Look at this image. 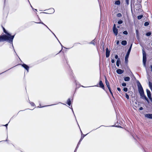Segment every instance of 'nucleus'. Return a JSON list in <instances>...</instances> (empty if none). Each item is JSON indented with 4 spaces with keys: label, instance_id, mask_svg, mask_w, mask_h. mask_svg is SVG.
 Instances as JSON below:
<instances>
[{
    "label": "nucleus",
    "instance_id": "nucleus-1",
    "mask_svg": "<svg viewBox=\"0 0 152 152\" xmlns=\"http://www.w3.org/2000/svg\"><path fill=\"white\" fill-rule=\"evenodd\" d=\"M3 28L4 32L7 35L3 34L0 36V42L7 41L12 44V47L14 49L12 42L15 35L13 36H11L10 34L7 32L4 28L3 27ZM14 50L15 52V50Z\"/></svg>",
    "mask_w": 152,
    "mask_h": 152
},
{
    "label": "nucleus",
    "instance_id": "nucleus-2",
    "mask_svg": "<svg viewBox=\"0 0 152 152\" xmlns=\"http://www.w3.org/2000/svg\"><path fill=\"white\" fill-rule=\"evenodd\" d=\"M132 44L130 46V47L129 48L126 54V55L125 57V62L126 63H127L128 62V58L129 57L130 53V52L132 46Z\"/></svg>",
    "mask_w": 152,
    "mask_h": 152
},
{
    "label": "nucleus",
    "instance_id": "nucleus-3",
    "mask_svg": "<svg viewBox=\"0 0 152 152\" xmlns=\"http://www.w3.org/2000/svg\"><path fill=\"white\" fill-rule=\"evenodd\" d=\"M137 86L138 91L140 93L144 92L143 88L139 81L137 82Z\"/></svg>",
    "mask_w": 152,
    "mask_h": 152
},
{
    "label": "nucleus",
    "instance_id": "nucleus-4",
    "mask_svg": "<svg viewBox=\"0 0 152 152\" xmlns=\"http://www.w3.org/2000/svg\"><path fill=\"white\" fill-rule=\"evenodd\" d=\"M142 54H143V62L144 65H145V63L146 61V54L144 50H142Z\"/></svg>",
    "mask_w": 152,
    "mask_h": 152
},
{
    "label": "nucleus",
    "instance_id": "nucleus-5",
    "mask_svg": "<svg viewBox=\"0 0 152 152\" xmlns=\"http://www.w3.org/2000/svg\"><path fill=\"white\" fill-rule=\"evenodd\" d=\"M140 96H141V98H144L147 101H148V98L146 97L145 96V95L144 92H141L140 93Z\"/></svg>",
    "mask_w": 152,
    "mask_h": 152
},
{
    "label": "nucleus",
    "instance_id": "nucleus-6",
    "mask_svg": "<svg viewBox=\"0 0 152 152\" xmlns=\"http://www.w3.org/2000/svg\"><path fill=\"white\" fill-rule=\"evenodd\" d=\"M22 65L23 67L25 69H26L27 70V72H28V70L29 69V67H28V66L27 65L25 64H22Z\"/></svg>",
    "mask_w": 152,
    "mask_h": 152
},
{
    "label": "nucleus",
    "instance_id": "nucleus-7",
    "mask_svg": "<svg viewBox=\"0 0 152 152\" xmlns=\"http://www.w3.org/2000/svg\"><path fill=\"white\" fill-rule=\"evenodd\" d=\"M145 117L148 118L152 119V114H146Z\"/></svg>",
    "mask_w": 152,
    "mask_h": 152
},
{
    "label": "nucleus",
    "instance_id": "nucleus-8",
    "mask_svg": "<svg viewBox=\"0 0 152 152\" xmlns=\"http://www.w3.org/2000/svg\"><path fill=\"white\" fill-rule=\"evenodd\" d=\"M146 92L147 94V96L148 97L151 99V94L150 91L148 89H146Z\"/></svg>",
    "mask_w": 152,
    "mask_h": 152
},
{
    "label": "nucleus",
    "instance_id": "nucleus-9",
    "mask_svg": "<svg viewBox=\"0 0 152 152\" xmlns=\"http://www.w3.org/2000/svg\"><path fill=\"white\" fill-rule=\"evenodd\" d=\"M110 51L108 50V49L107 48L106 49V56L107 58H108L110 56Z\"/></svg>",
    "mask_w": 152,
    "mask_h": 152
},
{
    "label": "nucleus",
    "instance_id": "nucleus-10",
    "mask_svg": "<svg viewBox=\"0 0 152 152\" xmlns=\"http://www.w3.org/2000/svg\"><path fill=\"white\" fill-rule=\"evenodd\" d=\"M116 72L118 74H121L124 72V70L120 69H118L116 70Z\"/></svg>",
    "mask_w": 152,
    "mask_h": 152
},
{
    "label": "nucleus",
    "instance_id": "nucleus-11",
    "mask_svg": "<svg viewBox=\"0 0 152 152\" xmlns=\"http://www.w3.org/2000/svg\"><path fill=\"white\" fill-rule=\"evenodd\" d=\"M113 32L115 35H117L118 34V29L116 28H113Z\"/></svg>",
    "mask_w": 152,
    "mask_h": 152
},
{
    "label": "nucleus",
    "instance_id": "nucleus-12",
    "mask_svg": "<svg viewBox=\"0 0 152 152\" xmlns=\"http://www.w3.org/2000/svg\"><path fill=\"white\" fill-rule=\"evenodd\" d=\"M99 87L102 88H104V84H103L102 81L101 80L99 82Z\"/></svg>",
    "mask_w": 152,
    "mask_h": 152
},
{
    "label": "nucleus",
    "instance_id": "nucleus-13",
    "mask_svg": "<svg viewBox=\"0 0 152 152\" xmlns=\"http://www.w3.org/2000/svg\"><path fill=\"white\" fill-rule=\"evenodd\" d=\"M124 80L125 81H129L130 80V78L129 77H125Z\"/></svg>",
    "mask_w": 152,
    "mask_h": 152
},
{
    "label": "nucleus",
    "instance_id": "nucleus-14",
    "mask_svg": "<svg viewBox=\"0 0 152 152\" xmlns=\"http://www.w3.org/2000/svg\"><path fill=\"white\" fill-rule=\"evenodd\" d=\"M121 62L120 59L118 58L116 61V64L117 66H119V64Z\"/></svg>",
    "mask_w": 152,
    "mask_h": 152
},
{
    "label": "nucleus",
    "instance_id": "nucleus-15",
    "mask_svg": "<svg viewBox=\"0 0 152 152\" xmlns=\"http://www.w3.org/2000/svg\"><path fill=\"white\" fill-rule=\"evenodd\" d=\"M121 44L123 45H125L127 44V42L126 40H123L121 42Z\"/></svg>",
    "mask_w": 152,
    "mask_h": 152
},
{
    "label": "nucleus",
    "instance_id": "nucleus-16",
    "mask_svg": "<svg viewBox=\"0 0 152 152\" xmlns=\"http://www.w3.org/2000/svg\"><path fill=\"white\" fill-rule=\"evenodd\" d=\"M71 101L70 99H68L67 101V104L69 106L71 104Z\"/></svg>",
    "mask_w": 152,
    "mask_h": 152
},
{
    "label": "nucleus",
    "instance_id": "nucleus-17",
    "mask_svg": "<svg viewBox=\"0 0 152 152\" xmlns=\"http://www.w3.org/2000/svg\"><path fill=\"white\" fill-rule=\"evenodd\" d=\"M149 87L152 91V83L150 82H149Z\"/></svg>",
    "mask_w": 152,
    "mask_h": 152
},
{
    "label": "nucleus",
    "instance_id": "nucleus-18",
    "mask_svg": "<svg viewBox=\"0 0 152 152\" xmlns=\"http://www.w3.org/2000/svg\"><path fill=\"white\" fill-rule=\"evenodd\" d=\"M105 83L107 86L110 85L109 82L107 80L106 77H105Z\"/></svg>",
    "mask_w": 152,
    "mask_h": 152
},
{
    "label": "nucleus",
    "instance_id": "nucleus-19",
    "mask_svg": "<svg viewBox=\"0 0 152 152\" xmlns=\"http://www.w3.org/2000/svg\"><path fill=\"white\" fill-rule=\"evenodd\" d=\"M36 23H41V24H43V25L45 26L46 27H47V28L50 31H50V30L49 29V28L46 25H45V24H44L42 22H37Z\"/></svg>",
    "mask_w": 152,
    "mask_h": 152
},
{
    "label": "nucleus",
    "instance_id": "nucleus-20",
    "mask_svg": "<svg viewBox=\"0 0 152 152\" xmlns=\"http://www.w3.org/2000/svg\"><path fill=\"white\" fill-rule=\"evenodd\" d=\"M120 4V1L119 0H117L115 1V4L116 5H119Z\"/></svg>",
    "mask_w": 152,
    "mask_h": 152
},
{
    "label": "nucleus",
    "instance_id": "nucleus-21",
    "mask_svg": "<svg viewBox=\"0 0 152 152\" xmlns=\"http://www.w3.org/2000/svg\"><path fill=\"white\" fill-rule=\"evenodd\" d=\"M143 17V15H140L138 16L137 17V18L139 20L140 19Z\"/></svg>",
    "mask_w": 152,
    "mask_h": 152
},
{
    "label": "nucleus",
    "instance_id": "nucleus-22",
    "mask_svg": "<svg viewBox=\"0 0 152 152\" xmlns=\"http://www.w3.org/2000/svg\"><path fill=\"white\" fill-rule=\"evenodd\" d=\"M117 16L118 17H120L122 16V15L120 13H118L117 14Z\"/></svg>",
    "mask_w": 152,
    "mask_h": 152
},
{
    "label": "nucleus",
    "instance_id": "nucleus-23",
    "mask_svg": "<svg viewBox=\"0 0 152 152\" xmlns=\"http://www.w3.org/2000/svg\"><path fill=\"white\" fill-rule=\"evenodd\" d=\"M123 22V21L121 20H119L118 22V24H122Z\"/></svg>",
    "mask_w": 152,
    "mask_h": 152
},
{
    "label": "nucleus",
    "instance_id": "nucleus-24",
    "mask_svg": "<svg viewBox=\"0 0 152 152\" xmlns=\"http://www.w3.org/2000/svg\"><path fill=\"white\" fill-rule=\"evenodd\" d=\"M144 26H148L149 25V23L148 22H145L144 23Z\"/></svg>",
    "mask_w": 152,
    "mask_h": 152
},
{
    "label": "nucleus",
    "instance_id": "nucleus-25",
    "mask_svg": "<svg viewBox=\"0 0 152 152\" xmlns=\"http://www.w3.org/2000/svg\"><path fill=\"white\" fill-rule=\"evenodd\" d=\"M90 44H93L94 45H95V43L94 42V40H92L90 43Z\"/></svg>",
    "mask_w": 152,
    "mask_h": 152
},
{
    "label": "nucleus",
    "instance_id": "nucleus-26",
    "mask_svg": "<svg viewBox=\"0 0 152 152\" xmlns=\"http://www.w3.org/2000/svg\"><path fill=\"white\" fill-rule=\"evenodd\" d=\"M30 104L31 106L34 107L35 106V104L33 102H30Z\"/></svg>",
    "mask_w": 152,
    "mask_h": 152
},
{
    "label": "nucleus",
    "instance_id": "nucleus-27",
    "mask_svg": "<svg viewBox=\"0 0 152 152\" xmlns=\"http://www.w3.org/2000/svg\"><path fill=\"white\" fill-rule=\"evenodd\" d=\"M151 34V33L150 32H148L146 34V36H150Z\"/></svg>",
    "mask_w": 152,
    "mask_h": 152
},
{
    "label": "nucleus",
    "instance_id": "nucleus-28",
    "mask_svg": "<svg viewBox=\"0 0 152 152\" xmlns=\"http://www.w3.org/2000/svg\"><path fill=\"white\" fill-rule=\"evenodd\" d=\"M123 33L124 34L127 35L128 34V32L126 31H124Z\"/></svg>",
    "mask_w": 152,
    "mask_h": 152
},
{
    "label": "nucleus",
    "instance_id": "nucleus-29",
    "mask_svg": "<svg viewBox=\"0 0 152 152\" xmlns=\"http://www.w3.org/2000/svg\"><path fill=\"white\" fill-rule=\"evenodd\" d=\"M124 91L125 92H127L128 91V88H124L123 89Z\"/></svg>",
    "mask_w": 152,
    "mask_h": 152
},
{
    "label": "nucleus",
    "instance_id": "nucleus-30",
    "mask_svg": "<svg viewBox=\"0 0 152 152\" xmlns=\"http://www.w3.org/2000/svg\"><path fill=\"white\" fill-rule=\"evenodd\" d=\"M81 141H80V140L79 141V142H78V144H77V147L76 148L75 150H76V149L78 147L79 145H80V142Z\"/></svg>",
    "mask_w": 152,
    "mask_h": 152
},
{
    "label": "nucleus",
    "instance_id": "nucleus-31",
    "mask_svg": "<svg viewBox=\"0 0 152 152\" xmlns=\"http://www.w3.org/2000/svg\"><path fill=\"white\" fill-rule=\"evenodd\" d=\"M126 97L128 99H129V95L127 94H126Z\"/></svg>",
    "mask_w": 152,
    "mask_h": 152
},
{
    "label": "nucleus",
    "instance_id": "nucleus-32",
    "mask_svg": "<svg viewBox=\"0 0 152 152\" xmlns=\"http://www.w3.org/2000/svg\"><path fill=\"white\" fill-rule=\"evenodd\" d=\"M86 135H83V137H82H82H81V138H80V141H81L83 139V137H84L85 136H86Z\"/></svg>",
    "mask_w": 152,
    "mask_h": 152
},
{
    "label": "nucleus",
    "instance_id": "nucleus-33",
    "mask_svg": "<svg viewBox=\"0 0 152 152\" xmlns=\"http://www.w3.org/2000/svg\"><path fill=\"white\" fill-rule=\"evenodd\" d=\"M117 90H118L119 92L120 93H121V88H117Z\"/></svg>",
    "mask_w": 152,
    "mask_h": 152
},
{
    "label": "nucleus",
    "instance_id": "nucleus-34",
    "mask_svg": "<svg viewBox=\"0 0 152 152\" xmlns=\"http://www.w3.org/2000/svg\"><path fill=\"white\" fill-rule=\"evenodd\" d=\"M122 85L123 86H126V83H123L122 84Z\"/></svg>",
    "mask_w": 152,
    "mask_h": 152
},
{
    "label": "nucleus",
    "instance_id": "nucleus-35",
    "mask_svg": "<svg viewBox=\"0 0 152 152\" xmlns=\"http://www.w3.org/2000/svg\"><path fill=\"white\" fill-rule=\"evenodd\" d=\"M109 90V91H110V94H111V95H112V96L113 97V93H112V91H111V89H110V90Z\"/></svg>",
    "mask_w": 152,
    "mask_h": 152
},
{
    "label": "nucleus",
    "instance_id": "nucleus-36",
    "mask_svg": "<svg viewBox=\"0 0 152 152\" xmlns=\"http://www.w3.org/2000/svg\"><path fill=\"white\" fill-rule=\"evenodd\" d=\"M129 0H126V2L127 4H129Z\"/></svg>",
    "mask_w": 152,
    "mask_h": 152
},
{
    "label": "nucleus",
    "instance_id": "nucleus-37",
    "mask_svg": "<svg viewBox=\"0 0 152 152\" xmlns=\"http://www.w3.org/2000/svg\"><path fill=\"white\" fill-rule=\"evenodd\" d=\"M143 108L142 107H140L139 108V110H143Z\"/></svg>",
    "mask_w": 152,
    "mask_h": 152
},
{
    "label": "nucleus",
    "instance_id": "nucleus-38",
    "mask_svg": "<svg viewBox=\"0 0 152 152\" xmlns=\"http://www.w3.org/2000/svg\"><path fill=\"white\" fill-rule=\"evenodd\" d=\"M115 59H118V56L117 55H115Z\"/></svg>",
    "mask_w": 152,
    "mask_h": 152
},
{
    "label": "nucleus",
    "instance_id": "nucleus-39",
    "mask_svg": "<svg viewBox=\"0 0 152 152\" xmlns=\"http://www.w3.org/2000/svg\"><path fill=\"white\" fill-rule=\"evenodd\" d=\"M111 62H112V63H113L115 62V60L114 59H112V60H111Z\"/></svg>",
    "mask_w": 152,
    "mask_h": 152
},
{
    "label": "nucleus",
    "instance_id": "nucleus-40",
    "mask_svg": "<svg viewBox=\"0 0 152 152\" xmlns=\"http://www.w3.org/2000/svg\"><path fill=\"white\" fill-rule=\"evenodd\" d=\"M51 10H52V12H53V13L54 12L55 10H54L52 8V9H51Z\"/></svg>",
    "mask_w": 152,
    "mask_h": 152
},
{
    "label": "nucleus",
    "instance_id": "nucleus-41",
    "mask_svg": "<svg viewBox=\"0 0 152 152\" xmlns=\"http://www.w3.org/2000/svg\"><path fill=\"white\" fill-rule=\"evenodd\" d=\"M136 35L138 36V31L137 30H136Z\"/></svg>",
    "mask_w": 152,
    "mask_h": 152
},
{
    "label": "nucleus",
    "instance_id": "nucleus-42",
    "mask_svg": "<svg viewBox=\"0 0 152 152\" xmlns=\"http://www.w3.org/2000/svg\"><path fill=\"white\" fill-rule=\"evenodd\" d=\"M115 24H114V26H113V28H116V27H115Z\"/></svg>",
    "mask_w": 152,
    "mask_h": 152
},
{
    "label": "nucleus",
    "instance_id": "nucleus-43",
    "mask_svg": "<svg viewBox=\"0 0 152 152\" xmlns=\"http://www.w3.org/2000/svg\"><path fill=\"white\" fill-rule=\"evenodd\" d=\"M119 42L118 40L116 42V44L117 45H118L119 44Z\"/></svg>",
    "mask_w": 152,
    "mask_h": 152
},
{
    "label": "nucleus",
    "instance_id": "nucleus-44",
    "mask_svg": "<svg viewBox=\"0 0 152 152\" xmlns=\"http://www.w3.org/2000/svg\"><path fill=\"white\" fill-rule=\"evenodd\" d=\"M107 87L109 90H110L111 89L110 85H109V86H107Z\"/></svg>",
    "mask_w": 152,
    "mask_h": 152
},
{
    "label": "nucleus",
    "instance_id": "nucleus-45",
    "mask_svg": "<svg viewBox=\"0 0 152 152\" xmlns=\"http://www.w3.org/2000/svg\"><path fill=\"white\" fill-rule=\"evenodd\" d=\"M71 109H72V112H73V114H74V116H75V114H74V111H73V110L72 108Z\"/></svg>",
    "mask_w": 152,
    "mask_h": 152
},
{
    "label": "nucleus",
    "instance_id": "nucleus-46",
    "mask_svg": "<svg viewBox=\"0 0 152 152\" xmlns=\"http://www.w3.org/2000/svg\"><path fill=\"white\" fill-rule=\"evenodd\" d=\"M151 72H152V65H151Z\"/></svg>",
    "mask_w": 152,
    "mask_h": 152
},
{
    "label": "nucleus",
    "instance_id": "nucleus-47",
    "mask_svg": "<svg viewBox=\"0 0 152 152\" xmlns=\"http://www.w3.org/2000/svg\"><path fill=\"white\" fill-rule=\"evenodd\" d=\"M8 125V124H6L5 125H4L6 127H7V126Z\"/></svg>",
    "mask_w": 152,
    "mask_h": 152
},
{
    "label": "nucleus",
    "instance_id": "nucleus-48",
    "mask_svg": "<svg viewBox=\"0 0 152 152\" xmlns=\"http://www.w3.org/2000/svg\"><path fill=\"white\" fill-rule=\"evenodd\" d=\"M52 33H53V34H54V36L56 37L57 39V37H56V36L55 35V34L53 33L52 32Z\"/></svg>",
    "mask_w": 152,
    "mask_h": 152
},
{
    "label": "nucleus",
    "instance_id": "nucleus-49",
    "mask_svg": "<svg viewBox=\"0 0 152 152\" xmlns=\"http://www.w3.org/2000/svg\"><path fill=\"white\" fill-rule=\"evenodd\" d=\"M60 44L61 45V46L62 47H62H63V46H62V45L60 43Z\"/></svg>",
    "mask_w": 152,
    "mask_h": 152
},
{
    "label": "nucleus",
    "instance_id": "nucleus-50",
    "mask_svg": "<svg viewBox=\"0 0 152 152\" xmlns=\"http://www.w3.org/2000/svg\"><path fill=\"white\" fill-rule=\"evenodd\" d=\"M45 106H43V107H45Z\"/></svg>",
    "mask_w": 152,
    "mask_h": 152
},
{
    "label": "nucleus",
    "instance_id": "nucleus-51",
    "mask_svg": "<svg viewBox=\"0 0 152 152\" xmlns=\"http://www.w3.org/2000/svg\"><path fill=\"white\" fill-rule=\"evenodd\" d=\"M39 21H41L39 19Z\"/></svg>",
    "mask_w": 152,
    "mask_h": 152
},
{
    "label": "nucleus",
    "instance_id": "nucleus-52",
    "mask_svg": "<svg viewBox=\"0 0 152 152\" xmlns=\"http://www.w3.org/2000/svg\"><path fill=\"white\" fill-rule=\"evenodd\" d=\"M31 7L33 8L32 6L31 5Z\"/></svg>",
    "mask_w": 152,
    "mask_h": 152
},
{
    "label": "nucleus",
    "instance_id": "nucleus-53",
    "mask_svg": "<svg viewBox=\"0 0 152 152\" xmlns=\"http://www.w3.org/2000/svg\"><path fill=\"white\" fill-rule=\"evenodd\" d=\"M58 41H59V43L60 42L59 41V40H58Z\"/></svg>",
    "mask_w": 152,
    "mask_h": 152
},
{
    "label": "nucleus",
    "instance_id": "nucleus-54",
    "mask_svg": "<svg viewBox=\"0 0 152 152\" xmlns=\"http://www.w3.org/2000/svg\"><path fill=\"white\" fill-rule=\"evenodd\" d=\"M61 50H61V51H60V52H61Z\"/></svg>",
    "mask_w": 152,
    "mask_h": 152
},
{
    "label": "nucleus",
    "instance_id": "nucleus-55",
    "mask_svg": "<svg viewBox=\"0 0 152 152\" xmlns=\"http://www.w3.org/2000/svg\"><path fill=\"white\" fill-rule=\"evenodd\" d=\"M35 10H37V9H35Z\"/></svg>",
    "mask_w": 152,
    "mask_h": 152
},
{
    "label": "nucleus",
    "instance_id": "nucleus-56",
    "mask_svg": "<svg viewBox=\"0 0 152 152\" xmlns=\"http://www.w3.org/2000/svg\"><path fill=\"white\" fill-rule=\"evenodd\" d=\"M151 45H152V43H151Z\"/></svg>",
    "mask_w": 152,
    "mask_h": 152
}]
</instances>
